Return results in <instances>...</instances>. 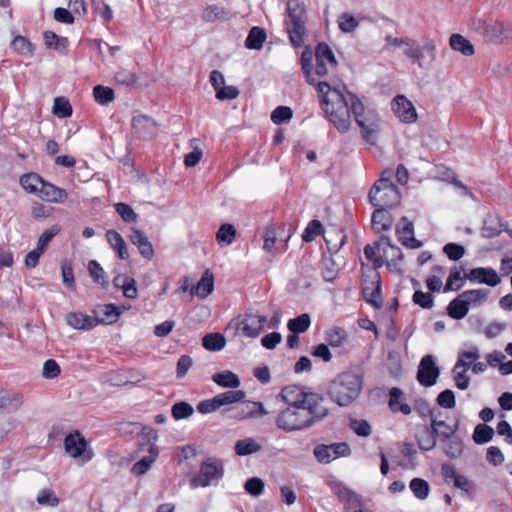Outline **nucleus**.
I'll list each match as a JSON object with an SVG mask.
<instances>
[{
  "label": "nucleus",
  "instance_id": "1",
  "mask_svg": "<svg viewBox=\"0 0 512 512\" xmlns=\"http://www.w3.org/2000/svg\"><path fill=\"white\" fill-rule=\"evenodd\" d=\"M317 92L320 96V103L323 111L329 117L340 133H345L350 128V107L354 98H358L349 91L332 89L327 82H316Z\"/></svg>",
  "mask_w": 512,
  "mask_h": 512
},
{
  "label": "nucleus",
  "instance_id": "2",
  "mask_svg": "<svg viewBox=\"0 0 512 512\" xmlns=\"http://www.w3.org/2000/svg\"><path fill=\"white\" fill-rule=\"evenodd\" d=\"M363 384V373L359 369H348L330 382L327 394L338 406L348 407L360 396Z\"/></svg>",
  "mask_w": 512,
  "mask_h": 512
},
{
  "label": "nucleus",
  "instance_id": "3",
  "mask_svg": "<svg viewBox=\"0 0 512 512\" xmlns=\"http://www.w3.org/2000/svg\"><path fill=\"white\" fill-rule=\"evenodd\" d=\"M401 194L392 181V172L384 171L369 191V201L372 206L392 208L399 204Z\"/></svg>",
  "mask_w": 512,
  "mask_h": 512
},
{
  "label": "nucleus",
  "instance_id": "4",
  "mask_svg": "<svg viewBox=\"0 0 512 512\" xmlns=\"http://www.w3.org/2000/svg\"><path fill=\"white\" fill-rule=\"evenodd\" d=\"M288 19L285 22L292 45L301 47L306 36L307 13L303 3L289 2L287 5Z\"/></svg>",
  "mask_w": 512,
  "mask_h": 512
},
{
  "label": "nucleus",
  "instance_id": "5",
  "mask_svg": "<svg viewBox=\"0 0 512 512\" xmlns=\"http://www.w3.org/2000/svg\"><path fill=\"white\" fill-rule=\"evenodd\" d=\"M275 424L285 432L301 431L311 427L304 406H287L279 412Z\"/></svg>",
  "mask_w": 512,
  "mask_h": 512
},
{
  "label": "nucleus",
  "instance_id": "6",
  "mask_svg": "<svg viewBox=\"0 0 512 512\" xmlns=\"http://www.w3.org/2000/svg\"><path fill=\"white\" fill-rule=\"evenodd\" d=\"M474 28L488 42L503 44L512 41L511 24L479 19L474 22Z\"/></svg>",
  "mask_w": 512,
  "mask_h": 512
},
{
  "label": "nucleus",
  "instance_id": "7",
  "mask_svg": "<svg viewBox=\"0 0 512 512\" xmlns=\"http://www.w3.org/2000/svg\"><path fill=\"white\" fill-rule=\"evenodd\" d=\"M224 475V464L215 457L206 458L200 465L199 473L191 479V487H208Z\"/></svg>",
  "mask_w": 512,
  "mask_h": 512
},
{
  "label": "nucleus",
  "instance_id": "8",
  "mask_svg": "<svg viewBox=\"0 0 512 512\" xmlns=\"http://www.w3.org/2000/svg\"><path fill=\"white\" fill-rule=\"evenodd\" d=\"M350 107V115L353 114L356 123L361 128L363 139L370 145H375L378 139L379 125L374 120H369L364 116L365 107L359 98H354Z\"/></svg>",
  "mask_w": 512,
  "mask_h": 512
},
{
  "label": "nucleus",
  "instance_id": "9",
  "mask_svg": "<svg viewBox=\"0 0 512 512\" xmlns=\"http://www.w3.org/2000/svg\"><path fill=\"white\" fill-rule=\"evenodd\" d=\"M65 452L72 458L81 459L83 463L90 461L94 453L88 448V442L78 431L69 433L64 439Z\"/></svg>",
  "mask_w": 512,
  "mask_h": 512
},
{
  "label": "nucleus",
  "instance_id": "10",
  "mask_svg": "<svg viewBox=\"0 0 512 512\" xmlns=\"http://www.w3.org/2000/svg\"><path fill=\"white\" fill-rule=\"evenodd\" d=\"M235 322L237 330L241 331L246 337L255 338L263 330L267 317L249 309L243 315L235 318Z\"/></svg>",
  "mask_w": 512,
  "mask_h": 512
},
{
  "label": "nucleus",
  "instance_id": "11",
  "mask_svg": "<svg viewBox=\"0 0 512 512\" xmlns=\"http://www.w3.org/2000/svg\"><path fill=\"white\" fill-rule=\"evenodd\" d=\"M324 401L325 399L323 395L316 392L309 393L304 409L307 412V418L310 426L322 421L329 415L330 411L324 405Z\"/></svg>",
  "mask_w": 512,
  "mask_h": 512
},
{
  "label": "nucleus",
  "instance_id": "12",
  "mask_svg": "<svg viewBox=\"0 0 512 512\" xmlns=\"http://www.w3.org/2000/svg\"><path fill=\"white\" fill-rule=\"evenodd\" d=\"M350 453L351 449L345 442H338L330 445H318L314 449V455L321 463H330L338 457L349 456Z\"/></svg>",
  "mask_w": 512,
  "mask_h": 512
},
{
  "label": "nucleus",
  "instance_id": "13",
  "mask_svg": "<svg viewBox=\"0 0 512 512\" xmlns=\"http://www.w3.org/2000/svg\"><path fill=\"white\" fill-rule=\"evenodd\" d=\"M440 375V369L436 365L432 355H425L418 366L417 380L424 387L433 386Z\"/></svg>",
  "mask_w": 512,
  "mask_h": 512
},
{
  "label": "nucleus",
  "instance_id": "14",
  "mask_svg": "<svg viewBox=\"0 0 512 512\" xmlns=\"http://www.w3.org/2000/svg\"><path fill=\"white\" fill-rule=\"evenodd\" d=\"M314 56L316 60L314 74L317 76L327 75L328 66L335 68L338 64L332 49L325 42L318 43Z\"/></svg>",
  "mask_w": 512,
  "mask_h": 512
},
{
  "label": "nucleus",
  "instance_id": "15",
  "mask_svg": "<svg viewBox=\"0 0 512 512\" xmlns=\"http://www.w3.org/2000/svg\"><path fill=\"white\" fill-rule=\"evenodd\" d=\"M396 234L399 242L410 249H418L423 243L414 237V224L407 217H402L396 225Z\"/></svg>",
  "mask_w": 512,
  "mask_h": 512
},
{
  "label": "nucleus",
  "instance_id": "16",
  "mask_svg": "<svg viewBox=\"0 0 512 512\" xmlns=\"http://www.w3.org/2000/svg\"><path fill=\"white\" fill-rule=\"evenodd\" d=\"M464 278L472 283L486 284L490 287H495L501 282L496 270L491 267L473 268L464 275Z\"/></svg>",
  "mask_w": 512,
  "mask_h": 512
},
{
  "label": "nucleus",
  "instance_id": "17",
  "mask_svg": "<svg viewBox=\"0 0 512 512\" xmlns=\"http://www.w3.org/2000/svg\"><path fill=\"white\" fill-rule=\"evenodd\" d=\"M394 114L404 123H413L417 119L414 105L404 95H397L391 103Z\"/></svg>",
  "mask_w": 512,
  "mask_h": 512
},
{
  "label": "nucleus",
  "instance_id": "18",
  "mask_svg": "<svg viewBox=\"0 0 512 512\" xmlns=\"http://www.w3.org/2000/svg\"><path fill=\"white\" fill-rule=\"evenodd\" d=\"M308 391L302 386L289 385L281 389L278 398L287 406H304L309 397Z\"/></svg>",
  "mask_w": 512,
  "mask_h": 512
},
{
  "label": "nucleus",
  "instance_id": "19",
  "mask_svg": "<svg viewBox=\"0 0 512 512\" xmlns=\"http://www.w3.org/2000/svg\"><path fill=\"white\" fill-rule=\"evenodd\" d=\"M133 132L142 139H152L157 134V124L149 116L139 114L132 119Z\"/></svg>",
  "mask_w": 512,
  "mask_h": 512
},
{
  "label": "nucleus",
  "instance_id": "20",
  "mask_svg": "<svg viewBox=\"0 0 512 512\" xmlns=\"http://www.w3.org/2000/svg\"><path fill=\"white\" fill-rule=\"evenodd\" d=\"M66 323L74 329L91 330L99 324V321L82 312H70L66 315Z\"/></svg>",
  "mask_w": 512,
  "mask_h": 512
},
{
  "label": "nucleus",
  "instance_id": "21",
  "mask_svg": "<svg viewBox=\"0 0 512 512\" xmlns=\"http://www.w3.org/2000/svg\"><path fill=\"white\" fill-rule=\"evenodd\" d=\"M241 405L230 406L222 410V415L229 419L242 421L256 417V410L251 408L249 401L241 402Z\"/></svg>",
  "mask_w": 512,
  "mask_h": 512
},
{
  "label": "nucleus",
  "instance_id": "22",
  "mask_svg": "<svg viewBox=\"0 0 512 512\" xmlns=\"http://www.w3.org/2000/svg\"><path fill=\"white\" fill-rule=\"evenodd\" d=\"M23 404V396L14 391L0 390V411L16 412Z\"/></svg>",
  "mask_w": 512,
  "mask_h": 512
},
{
  "label": "nucleus",
  "instance_id": "23",
  "mask_svg": "<svg viewBox=\"0 0 512 512\" xmlns=\"http://www.w3.org/2000/svg\"><path fill=\"white\" fill-rule=\"evenodd\" d=\"M38 196L48 202L64 203L68 198V193L65 189L44 181L42 187H40Z\"/></svg>",
  "mask_w": 512,
  "mask_h": 512
},
{
  "label": "nucleus",
  "instance_id": "24",
  "mask_svg": "<svg viewBox=\"0 0 512 512\" xmlns=\"http://www.w3.org/2000/svg\"><path fill=\"white\" fill-rule=\"evenodd\" d=\"M362 294L368 303L377 308L381 307L383 298L381 295V281L378 275H376L374 280L366 283L362 287Z\"/></svg>",
  "mask_w": 512,
  "mask_h": 512
},
{
  "label": "nucleus",
  "instance_id": "25",
  "mask_svg": "<svg viewBox=\"0 0 512 512\" xmlns=\"http://www.w3.org/2000/svg\"><path fill=\"white\" fill-rule=\"evenodd\" d=\"M129 238H130V241L135 246H137L140 254L144 258L151 259L153 257V255H154L153 246L143 231L136 229V228H132Z\"/></svg>",
  "mask_w": 512,
  "mask_h": 512
},
{
  "label": "nucleus",
  "instance_id": "26",
  "mask_svg": "<svg viewBox=\"0 0 512 512\" xmlns=\"http://www.w3.org/2000/svg\"><path fill=\"white\" fill-rule=\"evenodd\" d=\"M148 452L149 454L147 456H144L132 466L131 471L133 474L137 476L144 475L155 462L159 454L158 447L154 443L150 444Z\"/></svg>",
  "mask_w": 512,
  "mask_h": 512
},
{
  "label": "nucleus",
  "instance_id": "27",
  "mask_svg": "<svg viewBox=\"0 0 512 512\" xmlns=\"http://www.w3.org/2000/svg\"><path fill=\"white\" fill-rule=\"evenodd\" d=\"M418 447L423 451H430L437 444V436L432 426H424L415 435Z\"/></svg>",
  "mask_w": 512,
  "mask_h": 512
},
{
  "label": "nucleus",
  "instance_id": "28",
  "mask_svg": "<svg viewBox=\"0 0 512 512\" xmlns=\"http://www.w3.org/2000/svg\"><path fill=\"white\" fill-rule=\"evenodd\" d=\"M386 209L377 207L372 214V227L376 232L387 231L392 227V216Z\"/></svg>",
  "mask_w": 512,
  "mask_h": 512
},
{
  "label": "nucleus",
  "instance_id": "29",
  "mask_svg": "<svg viewBox=\"0 0 512 512\" xmlns=\"http://www.w3.org/2000/svg\"><path fill=\"white\" fill-rule=\"evenodd\" d=\"M213 289L214 275L209 270H206L196 286L192 288L191 293L197 295L201 299H205L212 293Z\"/></svg>",
  "mask_w": 512,
  "mask_h": 512
},
{
  "label": "nucleus",
  "instance_id": "30",
  "mask_svg": "<svg viewBox=\"0 0 512 512\" xmlns=\"http://www.w3.org/2000/svg\"><path fill=\"white\" fill-rule=\"evenodd\" d=\"M106 238L111 247L117 252L120 259L127 260L129 258L127 245L120 233L115 230H108L106 232Z\"/></svg>",
  "mask_w": 512,
  "mask_h": 512
},
{
  "label": "nucleus",
  "instance_id": "31",
  "mask_svg": "<svg viewBox=\"0 0 512 512\" xmlns=\"http://www.w3.org/2000/svg\"><path fill=\"white\" fill-rule=\"evenodd\" d=\"M212 380L220 387L236 389L240 386V378L237 374L232 371L225 370L219 373H215L212 376Z\"/></svg>",
  "mask_w": 512,
  "mask_h": 512
},
{
  "label": "nucleus",
  "instance_id": "32",
  "mask_svg": "<svg viewBox=\"0 0 512 512\" xmlns=\"http://www.w3.org/2000/svg\"><path fill=\"white\" fill-rule=\"evenodd\" d=\"M403 397V392L400 388L393 387L389 392L388 405L393 412H400L403 415H409L411 413V407L404 402H400V398Z\"/></svg>",
  "mask_w": 512,
  "mask_h": 512
},
{
  "label": "nucleus",
  "instance_id": "33",
  "mask_svg": "<svg viewBox=\"0 0 512 512\" xmlns=\"http://www.w3.org/2000/svg\"><path fill=\"white\" fill-rule=\"evenodd\" d=\"M431 426L440 441L452 438L458 429L457 425L451 426L443 420H438L437 417H432Z\"/></svg>",
  "mask_w": 512,
  "mask_h": 512
},
{
  "label": "nucleus",
  "instance_id": "34",
  "mask_svg": "<svg viewBox=\"0 0 512 512\" xmlns=\"http://www.w3.org/2000/svg\"><path fill=\"white\" fill-rule=\"evenodd\" d=\"M469 312V306L460 294L454 298L447 306V314L455 320L463 319Z\"/></svg>",
  "mask_w": 512,
  "mask_h": 512
},
{
  "label": "nucleus",
  "instance_id": "35",
  "mask_svg": "<svg viewBox=\"0 0 512 512\" xmlns=\"http://www.w3.org/2000/svg\"><path fill=\"white\" fill-rule=\"evenodd\" d=\"M216 397L219 401L220 408H227L232 406L233 404L244 402L246 398V392L243 390L233 389L217 394Z\"/></svg>",
  "mask_w": 512,
  "mask_h": 512
},
{
  "label": "nucleus",
  "instance_id": "36",
  "mask_svg": "<svg viewBox=\"0 0 512 512\" xmlns=\"http://www.w3.org/2000/svg\"><path fill=\"white\" fill-rule=\"evenodd\" d=\"M480 357V352L477 346H472L468 351H461L458 355V360L454 365L452 372L459 371L460 368H463V371L467 372L470 368V363L468 361H475Z\"/></svg>",
  "mask_w": 512,
  "mask_h": 512
},
{
  "label": "nucleus",
  "instance_id": "37",
  "mask_svg": "<svg viewBox=\"0 0 512 512\" xmlns=\"http://www.w3.org/2000/svg\"><path fill=\"white\" fill-rule=\"evenodd\" d=\"M43 38L45 40V46L48 49H54L58 52H65L68 48L69 41L66 37L58 36L53 31H45L43 33Z\"/></svg>",
  "mask_w": 512,
  "mask_h": 512
},
{
  "label": "nucleus",
  "instance_id": "38",
  "mask_svg": "<svg viewBox=\"0 0 512 512\" xmlns=\"http://www.w3.org/2000/svg\"><path fill=\"white\" fill-rule=\"evenodd\" d=\"M43 183L44 180L36 173H28L20 177V185L26 192L31 194L38 195Z\"/></svg>",
  "mask_w": 512,
  "mask_h": 512
},
{
  "label": "nucleus",
  "instance_id": "39",
  "mask_svg": "<svg viewBox=\"0 0 512 512\" xmlns=\"http://www.w3.org/2000/svg\"><path fill=\"white\" fill-rule=\"evenodd\" d=\"M96 313L102 315V317H96L99 324H113L119 319L122 312L115 304L110 303L100 307Z\"/></svg>",
  "mask_w": 512,
  "mask_h": 512
},
{
  "label": "nucleus",
  "instance_id": "40",
  "mask_svg": "<svg viewBox=\"0 0 512 512\" xmlns=\"http://www.w3.org/2000/svg\"><path fill=\"white\" fill-rule=\"evenodd\" d=\"M266 32L263 28L255 26L251 28L248 33V36L245 40V46L248 49L259 50L262 48L263 43L266 40Z\"/></svg>",
  "mask_w": 512,
  "mask_h": 512
},
{
  "label": "nucleus",
  "instance_id": "41",
  "mask_svg": "<svg viewBox=\"0 0 512 512\" xmlns=\"http://www.w3.org/2000/svg\"><path fill=\"white\" fill-rule=\"evenodd\" d=\"M320 270L323 279L326 282H333L339 272L335 260L331 256H324L320 262Z\"/></svg>",
  "mask_w": 512,
  "mask_h": 512
},
{
  "label": "nucleus",
  "instance_id": "42",
  "mask_svg": "<svg viewBox=\"0 0 512 512\" xmlns=\"http://www.w3.org/2000/svg\"><path fill=\"white\" fill-rule=\"evenodd\" d=\"M262 446L253 438H244L235 443V453L238 456H247L261 451Z\"/></svg>",
  "mask_w": 512,
  "mask_h": 512
},
{
  "label": "nucleus",
  "instance_id": "43",
  "mask_svg": "<svg viewBox=\"0 0 512 512\" xmlns=\"http://www.w3.org/2000/svg\"><path fill=\"white\" fill-rule=\"evenodd\" d=\"M225 344L226 339L220 333H208L202 338V346L208 351H220Z\"/></svg>",
  "mask_w": 512,
  "mask_h": 512
},
{
  "label": "nucleus",
  "instance_id": "44",
  "mask_svg": "<svg viewBox=\"0 0 512 512\" xmlns=\"http://www.w3.org/2000/svg\"><path fill=\"white\" fill-rule=\"evenodd\" d=\"M450 46L453 50L459 51L465 56L474 54V47L471 42L460 34H453L450 37Z\"/></svg>",
  "mask_w": 512,
  "mask_h": 512
},
{
  "label": "nucleus",
  "instance_id": "45",
  "mask_svg": "<svg viewBox=\"0 0 512 512\" xmlns=\"http://www.w3.org/2000/svg\"><path fill=\"white\" fill-rule=\"evenodd\" d=\"M504 230L502 223L496 217H488L484 220L481 234L484 238L498 236Z\"/></svg>",
  "mask_w": 512,
  "mask_h": 512
},
{
  "label": "nucleus",
  "instance_id": "46",
  "mask_svg": "<svg viewBox=\"0 0 512 512\" xmlns=\"http://www.w3.org/2000/svg\"><path fill=\"white\" fill-rule=\"evenodd\" d=\"M489 293L490 292L487 289H471L463 291L460 294V298H464V300L467 302V305L470 307L471 304L479 305L485 302Z\"/></svg>",
  "mask_w": 512,
  "mask_h": 512
},
{
  "label": "nucleus",
  "instance_id": "47",
  "mask_svg": "<svg viewBox=\"0 0 512 512\" xmlns=\"http://www.w3.org/2000/svg\"><path fill=\"white\" fill-rule=\"evenodd\" d=\"M494 430L492 427L486 424H478L474 428L472 435L473 441L478 445H483L490 442L493 439Z\"/></svg>",
  "mask_w": 512,
  "mask_h": 512
},
{
  "label": "nucleus",
  "instance_id": "48",
  "mask_svg": "<svg viewBox=\"0 0 512 512\" xmlns=\"http://www.w3.org/2000/svg\"><path fill=\"white\" fill-rule=\"evenodd\" d=\"M311 325V318L309 314H301L296 318L290 319L287 323V328L292 333H304Z\"/></svg>",
  "mask_w": 512,
  "mask_h": 512
},
{
  "label": "nucleus",
  "instance_id": "49",
  "mask_svg": "<svg viewBox=\"0 0 512 512\" xmlns=\"http://www.w3.org/2000/svg\"><path fill=\"white\" fill-rule=\"evenodd\" d=\"M434 48L433 42H428L423 47H413L409 40V45L406 46L404 53L408 58L412 59L413 62L420 64V60L424 57V52L432 53Z\"/></svg>",
  "mask_w": 512,
  "mask_h": 512
},
{
  "label": "nucleus",
  "instance_id": "50",
  "mask_svg": "<svg viewBox=\"0 0 512 512\" xmlns=\"http://www.w3.org/2000/svg\"><path fill=\"white\" fill-rule=\"evenodd\" d=\"M313 52L307 47L301 54V67L305 79L309 84L315 83L314 73L312 71Z\"/></svg>",
  "mask_w": 512,
  "mask_h": 512
},
{
  "label": "nucleus",
  "instance_id": "51",
  "mask_svg": "<svg viewBox=\"0 0 512 512\" xmlns=\"http://www.w3.org/2000/svg\"><path fill=\"white\" fill-rule=\"evenodd\" d=\"M348 338V333L341 327H333L326 332V340L332 347H340Z\"/></svg>",
  "mask_w": 512,
  "mask_h": 512
},
{
  "label": "nucleus",
  "instance_id": "52",
  "mask_svg": "<svg viewBox=\"0 0 512 512\" xmlns=\"http://www.w3.org/2000/svg\"><path fill=\"white\" fill-rule=\"evenodd\" d=\"M409 487L414 496L420 500H425L430 492L429 483L422 478H413Z\"/></svg>",
  "mask_w": 512,
  "mask_h": 512
},
{
  "label": "nucleus",
  "instance_id": "53",
  "mask_svg": "<svg viewBox=\"0 0 512 512\" xmlns=\"http://www.w3.org/2000/svg\"><path fill=\"white\" fill-rule=\"evenodd\" d=\"M443 452L449 458H458L463 452V442L459 438L446 439V443L443 445Z\"/></svg>",
  "mask_w": 512,
  "mask_h": 512
},
{
  "label": "nucleus",
  "instance_id": "54",
  "mask_svg": "<svg viewBox=\"0 0 512 512\" xmlns=\"http://www.w3.org/2000/svg\"><path fill=\"white\" fill-rule=\"evenodd\" d=\"M229 15V12L220 6L209 5L202 13V19L206 22H213L217 19H225Z\"/></svg>",
  "mask_w": 512,
  "mask_h": 512
},
{
  "label": "nucleus",
  "instance_id": "55",
  "mask_svg": "<svg viewBox=\"0 0 512 512\" xmlns=\"http://www.w3.org/2000/svg\"><path fill=\"white\" fill-rule=\"evenodd\" d=\"M93 95L96 102L100 105H107L114 100L113 89L103 85H96L93 88Z\"/></svg>",
  "mask_w": 512,
  "mask_h": 512
},
{
  "label": "nucleus",
  "instance_id": "56",
  "mask_svg": "<svg viewBox=\"0 0 512 512\" xmlns=\"http://www.w3.org/2000/svg\"><path fill=\"white\" fill-rule=\"evenodd\" d=\"M194 412L191 404L186 401H180L172 405L171 414L175 420H182L190 417Z\"/></svg>",
  "mask_w": 512,
  "mask_h": 512
},
{
  "label": "nucleus",
  "instance_id": "57",
  "mask_svg": "<svg viewBox=\"0 0 512 512\" xmlns=\"http://www.w3.org/2000/svg\"><path fill=\"white\" fill-rule=\"evenodd\" d=\"M236 236V229L232 224L225 223L220 226L216 239L219 243L230 245Z\"/></svg>",
  "mask_w": 512,
  "mask_h": 512
},
{
  "label": "nucleus",
  "instance_id": "58",
  "mask_svg": "<svg viewBox=\"0 0 512 512\" xmlns=\"http://www.w3.org/2000/svg\"><path fill=\"white\" fill-rule=\"evenodd\" d=\"M293 117V111L288 106H278L271 114V121L276 125L288 123Z\"/></svg>",
  "mask_w": 512,
  "mask_h": 512
},
{
  "label": "nucleus",
  "instance_id": "59",
  "mask_svg": "<svg viewBox=\"0 0 512 512\" xmlns=\"http://www.w3.org/2000/svg\"><path fill=\"white\" fill-rule=\"evenodd\" d=\"M323 232V226L322 223L317 220H311L307 227L305 228L303 234H302V240L304 242H311L313 241L317 236L321 235Z\"/></svg>",
  "mask_w": 512,
  "mask_h": 512
},
{
  "label": "nucleus",
  "instance_id": "60",
  "mask_svg": "<svg viewBox=\"0 0 512 512\" xmlns=\"http://www.w3.org/2000/svg\"><path fill=\"white\" fill-rule=\"evenodd\" d=\"M53 113L59 118L71 116L72 107L69 101L64 97H57L54 100Z\"/></svg>",
  "mask_w": 512,
  "mask_h": 512
},
{
  "label": "nucleus",
  "instance_id": "61",
  "mask_svg": "<svg viewBox=\"0 0 512 512\" xmlns=\"http://www.w3.org/2000/svg\"><path fill=\"white\" fill-rule=\"evenodd\" d=\"M88 270L96 283L100 284L102 287H106L108 285V281L105 277V271L96 260L89 261Z\"/></svg>",
  "mask_w": 512,
  "mask_h": 512
},
{
  "label": "nucleus",
  "instance_id": "62",
  "mask_svg": "<svg viewBox=\"0 0 512 512\" xmlns=\"http://www.w3.org/2000/svg\"><path fill=\"white\" fill-rule=\"evenodd\" d=\"M36 501L39 505L56 507L59 504V498L51 489H42L39 491Z\"/></svg>",
  "mask_w": 512,
  "mask_h": 512
},
{
  "label": "nucleus",
  "instance_id": "63",
  "mask_svg": "<svg viewBox=\"0 0 512 512\" xmlns=\"http://www.w3.org/2000/svg\"><path fill=\"white\" fill-rule=\"evenodd\" d=\"M116 212L120 215L122 220L126 223H133L137 220V214L132 207L126 203L119 202L114 205Z\"/></svg>",
  "mask_w": 512,
  "mask_h": 512
},
{
  "label": "nucleus",
  "instance_id": "64",
  "mask_svg": "<svg viewBox=\"0 0 512 512\" xmlns=\"http://www.w3.org/2000/svg\"><path fill=\"white\" fill-rule=\"evenodd\" d=\"M463 279L459 270H452L444 286V292L460 290L464 285Z\"/></svg>",
  "mask_w": 512,
  "mask_h": 512
}]
</instances>
